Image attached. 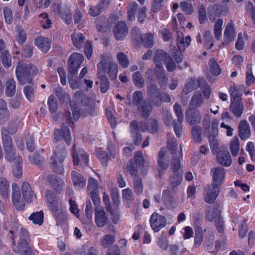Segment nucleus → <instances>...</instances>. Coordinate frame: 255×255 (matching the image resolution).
<instances>
[{"mask_svg":"<svg viewBox=\"0 0 255 255\" xmlns=\"http://www.w3.org/2000/svg\"><path fill=\"white\" fill-rule=\"evenodd\" d=\"M147 93L149 97L161 94L156 84L153 83L149 84L147 86Z\"/></svg>","mask_w":255,"mask_h":255,"instance_id":"nucleus-54","label":"nucleus"},{"mask_svg":"<svg viewBox=\"0 0 255 255\" xmlns=\"http://www.w3.org/2000/svg\"><path fill=\"white\" fill-rule=\"evenodd\" d=\"M157 80L160 87L161 88H165L168 82V79L166 76L164 69L161 70V72L157 78Z\"/></svg>","mask_w":255,"mask_h":255,"instance_id":"nucleus-63","label":"nucleus"},{"mask_svg":"<svg viewBox=\"0 0 255 255\" xmlns=\"http://www.w3.org/2000/svg\"><path fill=\"white\" fill-rule=\"evenodd\" d=\"M192 134L194 141L196 143H199L201 142L202 129L199 126H195L192 129Z\"/></svg>","mask_w":255,"mask_h":255,"instance_id":"nucleus-46","label":"nucleus"},{"mask_svg":"<svg viewBox=\"0 0 255 255\" xmlns=\"http://www.w3.org/2000/svg\"><path fill=\"white\" fill-rule=\"evenodd\" d=\"M87 190L89 193L98 191V184L97 181L93 177L88 179Z\"/></svg>","mask_w":255,"mask_h":255,"instance_id":"nucleus-55","label":"nucleus"},{"mask_svg":"<svg viewBox=\"0 0 255 255\" xmlns=\"http://www.w3.org/2000/svg\"><path fill=\"white\" fill-rule=\"evenodd\" d=\"M29 241L19 240L17 245V252L21 255H33V251L30 246Z\"/></svg>","mask_w":255,"mask_h":255,"instance_id":"nucleus-23","label":"nucleus"},{"mask_svg":"<svg viewBox=\"0 0 255 255\" xmlns=\"http://www.w3.org/2000/svg\"><path fill=\"white\" fill-rule=\"evenodd\" d=\"M131 35L132 39L139 43V41L142 40V35L141 33L139 28L137 26H134L131 30Z\"/></svg>","mask_w":255,"mask_h":255,"instance_id":"nucleus-56","label":"nucleus"},{"mask_svg":"<svg viewBox=\"0 0 255 255\" xmlns=\"http://www.w3.org/2000/svg\"><path fill=\"white\" fill-rule=\"evenodd\" d=\"M132 78L133 82L136 87L139 88H142L144 87L145 81L141 74L139 71L133 73Z\"/></svg>","mask_w":255,"mask_h":255,"instance_id":"nucleus-40","label":"nucleus"},{"mask_svg":"<svg viewBox=\"0 0 255 255\" xmlns=\"http://www.w3.org/2000/svg\"><path fill=\"white\" fill-rule=\"evenodd\" d=\"M219 205L215 204L213 207L207 206L205 209V218L209 222H212L216 218L220 217Z\"/></svg>","mask_w":255,"mask_h":255,"instance_id":"nucleus-20","label":"nucleus"},{"mask_svg":"<svg viewBox=\"0 0 255 255\" xmlns=\"http://www.w3.org/2000/svg\"><path fill=\"white\" fill-rule=\"evenodd\" d=\"M34 44L44 52L48 51L51 46L48 38L41 36L35 39Z\"/></svg>","mask_w":255,"mask_h":255,"instance_id":"nucleus-25","label":"nucleus"},{"mask_svg":"<svg viewBox=\"0 0 255 255\" xmlns=\"http://www.w3.org/2000/svg\"><path fill=\"white\" fill-rule=\"evenodd\" d=\"M239 135L242 140H246L251 135V130L249 124L246 120H242L238 126Z\"/></svg>","mask_w":255,"mask_h":255,"instance_id":"nucleus-17","label":"nucleus"},{"mask_svg":"<svg viewBox=\"0 0 255 255\" xmlns=\"http://www.w3.org/2000/svg\"><path fill=\"white\" fill-rule=\"evenodd\" d=\"M209 66L210 73L214 76L219 75L221 73V69L214 58H211L209 61Z\"/></svg>","mask_w":255,"mask_h":255,"instance_id":"nucleus-38","label":"nucleus"},{"mask_svg":"<svg viewBox=\"0 0 255 255\" xmlns=\"http://www.w3.org/2000/svg\"><path fill=\"white\" fill-rule=\"evenodd\" d=\"M230 149L233 155L236 156L239 152L240 149V144L239 139L235 136L233 138L230 142Z\"/></svg>","mask_w":255,"mask_h":255,"instance_id":"nucleus-48","label":"nucleus"},{"mask_svg":"<svg viewBox=\"0 0 255 255\" xmlns=\"http://www.w3.org/2000/svg\"><path fill=\"white\" fill-rule=\"evenodd\" d=\"M46 197L48 206L54 213L56 225L62 228L64 224V213L62 199L57 198L51 194H47Z\"/></svg>","mask_w":255,"mask_h":255,"instance_id":"nucleus-4","label":"nucleus"},{"mask_svg":"<svg viewBox=\"0 0 255 255\" xmlns=\"http://www.w3.org/2000/svg\"><path fill=\"white\" fill-rule=\"evenodd\" d=\"M16 91L15 82L13 79H8L6 83L5 95L9 97H12Z\"/></svg>","mask_w":255,"mask_h":255,"instance_id":"nucleus-35","label":"nucleus"},{"mask_svg":"<svg viewBox=\"0 0 255 255\" xmlns=\"http://www.w3.org/2000/svg\"><path fill=\"white\" fill-rule=\"evenodd\" d=\"M11 162L12 172L14 176L17 178H20L22 175V160H10Z\"/></svg>","mask_w":255,"mask_h":255,"instance_id":"nucleus-29","label":"nucleus"},{"mask_svg":"<svg viewBox=\"0 0 255 255\" xmlns=\"http://www.w3.org/2000/svg\"><path fill=\"white\" fill-rule=\"evenodd\" d=\"M244 87L233 85L230 86L229 92L231 95V99L234 101H238L243 94Z\"/></svg>","mask_w":255,"mask_h":255,"instance_id":"nucleus-30","label":"nucleus"},{"mask_svg":"<svg viewBox=\"0 0 255 255\" xmlns=\"http://www.w3.org/2000/svg\"><path fill=\"white\" fill-rule=\"evenodd\" d=\"M162 200L169 209L174 208L176 206L174 198L168 189L163 191Z\"/></svg>","mask_w":255,"mask_h":255,"instance_id":"nucleus-28","label":"nucleus"},{"mask_svg":"<svg viewBox=\"0 0 255 255\" xmlns=\"http://www.w3.org/2000/svg\"><path fill=\"white\" fill-rule=\"evenodd\" d=\"M16 127H15L11 130L10 128L8 130L4 128H3L1 130V140L6 154V158H12L15 154L13 149L11 138L8 135V133L13 134L16 132Z\"/></svg>","mask_w":255,"mask_h":255,"instance_id":"nucleus-6","label":"nucleus"},{"mask_svg":"<svg viewBox=\"0 0 255 255\" xmlns=\"http://www.w3.org/2000/svg\"><path fill=\"white\" fill-rule=\"evenodd\" d=\"M9 183L4 178H0V193L5 198L9 196Z\"/></svg>","mask_w":255,"mask_h":255,"instance_id":"nucleus-37","label":"nucleus"},{"mask_svg":"<svg viewBox=\"0 0 255 255\" xmlns=\"http://www.w3.org/2000/svg\"><path fill=\"white\" fill-rule=\"evenodd\" d=\"M117 60L123 68H127L129 64V59L126 54L124 52H119L117 54Z\"/></svg>","mask_w":255,"mask_h":255,"instance_id":"nucleus-44","label":"nucleus"},{"mask_svg":"<svg viewBox=\"0 0 255 255\" xmlns=\"http://www.w3.org/2000/svg\"><path fill=\"white\" fill-rule=\"evenodd\" d=\"M169 160H158L156 170L158 172V177L161 178L164 172L169 166Z\"/></svg>","mask_w":255,"mask_h":255,"instance_id":"nucleus-42","label":"nucleus"},{"mask_svg":"<svg viewBox=\"0 0 255 255\" xmlns=\"http://www.w3.org/2000/svg\"><path fill=\"white\" fill-rule=\"evenodd\" d=\"M210 174L212 178L211 186L220 187L225 177L224 169L220 166L212 168Z\"/></svg>","mask_w":255,"mask_h":255,"instance_id":"nucleus-8","label":"nucleus"},{"mask_svg":"<svg viewBox=\"0 0 255 255\" xmlns=\"http://www.w3.org/2000/svg\"><path fill=\"white\" fill-rule=\"evenodd\" d=\"M40 17L41 18L40 20V23L43 28L48 29L51 27L52 25V21L51 19L48 18V14L47 13H41L40 15Z\"/></svg>","mask_w":255,"mask_h":255,"instance_id":"nucleus-52","label":"nucleus"},{"mask_svg":"<svg viewBox=\"0 0 255 255\" xmlns=\"http://www.w3.org/2000/svg\"><path fill=\"white\" fill-rule=\"evenodd\" d=\"M223 20L221 18H218L215 21L214 25L213 32L215 37L219 40L222 36V25Z\"/></svg>","mask_w":255,"mask_h":255,"instance_id":"nucleus-36","label":"nucleus"},{"mask_svg":"<svg viewBox=\"0 0 255 255\" xmlns=\"http://www.w3.org/2000/svg\"><path fill=\"white\" fill-rule=\"evenodd\" d=\"M21 192L24 200L27 203L32 201L33 192L30 184L27 182H23L21 187Z\"/></svg>","mask_w":255,"mask_h":255,"instance_id":"nucleus-26","label":"nucleus"},{"mask_svg":"<svg viewBox=\"0 0 255 255\" xmlns=\"http://www.w3.org/2000/svg\"><path fill=\"white\" fill-rule=\"evenodd\" d=\"M138 111L142 117L147 118L152 111V107L150 104L143 102L138 107Z\"/></svg>","mask_w":255,"mask_h":255,"instance_id":"nucleus-31","label":"nucleus"},{"mask_svg":"<svg viewBox=\"0 0 255 255\" xmlns=\"http://www.w3.org/2000/svg\"><path fill=\"white\" fill-rule=\"evenodd\" d=\"M115 236L107 234L103 237L101 239V245L105 248H108L114 243Z\"/></svg>","mask_w":255,"mask_h":255,"instance_id":"nucleus-47","label":"nucleus"},{"mask_svg":"<svg viewBox=\"0 0 255 255\" xmlns=\"http://www.w3.org/2000/svg\"><path fill=\"white\" fill-rule=\"evenodd\" d=\"M182 179V173H173V175L170 176L169 178L170 186L173 192H174L175 189L181 184Z\"/></svg>","mask_w":255,"mask_h":255,"instance_id":"nucleus-33","label":"nucleus"},{"mask_svg":"<svg viewBox=\"0 0 255 255\" xmlns=\"http://www.w3.org/2000/svg\"><path fill=\"white\" fill-rule=\"evenodd\" d=\"M198 19L201 24L204 23L207 20L206 8L203 5H200L199 8Z\"/></svg>","mask_w":255,"mask_h":255,"instance_id":"nucleus-58","label":"nucleus"},{"mask_svg":"<svg viewBox=\"0 0 255 255\" xmlns=\"http://www.w3.org/2000/svg\"><path fill=\"white\" fill-rule=\"evenodd\" d=\"M230 110L237 118H240L244 110V106L239 103H232L230 105Z\"/></svg>","mask_w":255,"mask_h":255,"instance_id":"nucleus-43","label":"nucleus"},{"mask_svg":"<svg viewBox=\"0 0 255 255\" xmlns=\"http://www.w3.org/2000/svg\"><path fill=\"white\" fill-rule=\"evenodd\" d=\"M236 32L233 21H230L226 26L224 32V43L228 44L236 37Z\"/></svg>","mask_w":255,"mask_h":255,"instance_id":"nucleus-15","label":"nucleus"},{"mask_svg":"<svg viewBox=\"0 0 255 255\" xmlns=\"http://www.w3.org/2000/svg\"><path fill=\"white\" fill-rule=\"evenodd\" d=\"M47 104L51 113H54L56 112L58 108V104L54 95H51L48 97Z\"/></svg>","mask_w":255,"mask_h":255,"instance_id":"nucleus-53","label":"nucleus"},{"mask_svg":"<svg viewBox=\"0 0 255 255\" xmlns=\"http://www.w3.org/2000/svg\"><path fill=\"white\" fill-rule=\"evenodd\" d=\"M118 73V64L112 59H104L97 64V75H105L107 74L109 79L114 81L117 79Z\"/></svg>","mask_w":255,"mask_h":255,"instance_id":"nucleus-5","label":"nucleus"},{"mask_svg":"<svg viewBox=\"0 0 255 255\" xmlns=\"http://www.w3.org/2000/svg\"><path fill=\"white\" fill-rule=\"evenodd\" d=\"M112 216V220L114 223L117 224L120 220V211L119 208H112L110 210H108Z\"/></svg>","mask_w":255,"mask_h":255,"instance_id":"nucleus-60","label":"nucleus"},{"mask_svg":"<svg viewBox=\"0 0 255 255\" xmlns=\"http://www.w3.org/2000/svg\"><path fill=\"white\" fill-rule=\"evenodd\" d=\"M163 69L160 68H149L145 72V77L147 82H153L158 78Z\"/></svg>","mask_w":255,"mask_h":255,"instance_id":"nucleus-27","label":"nucleus"},{"mask_svg":"<svg viewBox=\"0 0 255 255\" xmlns=\"http://www.w3.org/2000/svg\"><path fill=\"white\" fill-rule=\"evenodd\" d=\"M131 132L135 134L134 143L136 145H139L141 143L142 140V137L140 133H138V123L136 121H133L130 125Z\"/></svg>","mask_w":255,"mask_h":255,"instance_id":"nucleus-34","label":"nucleus"},{"mask_svg":"<svg viewBox=\"0 0 255 255\" xmlns=\"http://www.w3.org/2000/svg\"><path fill=\"white\" fill-rule=\"evenodd\" d=\"M204 102V99L200 91L195 92L192 96L189 105L190 110H196L201 106Z\"/></svg>","mask_w":255,"mask_h":255,"instance_id":"nucleus-21","label":"nucleus"},{"mask_svg":"<svg viewBox=\"0 0 255 255\" xmlns=\"http://www.w3.org/2000/svg\"><path fill=\"white\" fill-rule=\"evenodd\" d=\"M218 124L219 121L217 119H214L212 122L211 133L207 136L210 147L213 153L218 154V159H229L230 154L227 149L219 151V143L216 138L218 134Z\"/></svg>","mask_w":255,"mask_h":255,"instance_id":"nucleus-3","label":"nucleus"},{"mask_svg":"<svg viewBox=\"0 0 255 255\" xmlns=\"http://www.w3.org/2000/svg\"><path fill=\"white\" fill-rule=\"evenodd\" d=\"M203 84H205V81L203 78L196 79L195 77H191L189 78L186 82L183 92L187 95L198 88L202 87Z\"/></svg>","mask_w":255,"mask_h":255,"instance_id":"nucleus-10","label":"nucleus"},{"mask_svg":"<svg viewBox=\"0 0 255 255\" xmlns=\"http://www.w3.org/2000/svg\"><path fill=\"white\" fill-rule=\"evenodd\" d=\"M177 42L180 51H184L190 44L191 38L190 36L184 37L183 33L180 31H177Z\"/></svg>","mask_w":255,"mask_h":255,"instance_id":"nucleus-18","label":"nucleus"},{"mask_svg":"<svg viewBox=\"0 0 255 255\" xmlns=\"http://www.w3.org/2000/svg\"><path fill=\"white\" fill-rule=\"evenodd\" d=\"M168 56L167 53L163 50L156 51L154 57V62L157 68L164 69L163 65L165 63Z\"/></svg>","mask_w":255,"mask_h":255,"instance_id":"nucleus-19","label":"nucleus"},{"mask_svg":"<svg viewBox=\"0 0 255 255\" xmlns=\"http://www.w3.org/2000/svg\"><path fill=\"white\" fill-rule=\"evenodd\" d=\"M71 37L74 45L77 48L81 49L85 40L83 35L81 33H75L72 35Z\"/></svg>","mask_w":255,"mask_h":255,"instance_id":"nucleus-41","label":"nucleus"},{"mask_svg":"<svg viewBox=\"0 0 255 255\" xmlns=\"http://www.w3.org/2000/svg\"><path fill=\"white\" fill-rule=\"evenodd\" d=\"M195 237L194 239V246L198 247L203 241V231L200 226L196 227L195 229Z\"/></svg>","mask_w":255,"mask_h":255,"instance_id":"nucleus-49","label":"nucleus"},{"mask_svg":"<svg viewBox=\"0 0 255 255\" xmlns=\"http://www.w3.org/2000/svg\"><path fill=\"white\" fill-rule=\"evenodd\" d=\"M1 57L3 65L6 68L10 67L11 65V62L8 51H3L1 53Z\"/></svg>","mask_w":255,"mask_h":255,"instance_id":"nucleus-61","label":"nucleus"},{"mask_svg":"<svg viewBox=\"0 0 255 255\" xmlns=\"http://www.w3.org/2000/svg\"><path fill=\"white\" fill-rule=\"evenodd\" d=\"M89 102V99L86 95L82 92L77 91L75 93L73 97V101L71 102V107L74 105L78 106L82 105L87 106Z\"/></svg>","mask_w":255,"mask_h":255,"instance_id":"nucleus-22","label":"nucleus"},{"mask_svg":"<svg viewBox=\"0 0 255 255\" xmlns=\"http://www.w3.org/2000/svg\"><path fill=\"white\" fill-rule=\"evenodd\" d=\"M12 201L16 208L18 210L24 209L25 204L21 199V195L19 191V188L17 184L15 183L12 184Z\"/></svg>","mask_w":255,"mask_h":255,"instance_id":"nucleus-12","label":"nucleus"},{"mask_svg":"<svg viewBox=\"0 0 255 255\" xmlns=\"http://www.w3.org/2000/svg\"><path fill=\"white\" fill-rule=\"evenodd\" d=\"M50 182L52 188L57 192H61L63 189L62 180L58 176L51 175L49 176Z\"/></svg>","mask_w":255,"mask_h":255,"instance_id":"nucleus-32","label":"nucleus"},{"mask_svg":"<svg viewBox=\"0 0 255 255\" xmlns=\"http://www.w3.org/2000/svg\"><path fill=\"white\" fill-rule=\"evenodd\" d=\"M38 72L36 66L32 64H24L21 61L18 62L15 70L17 80L21 85L31 83L32 78Z\"/></svg>","mask_w":255,"mask_h":255,"instance_id":"nucleus-2","label":"nucleus"},{"mask_svg":"<svg viewBox=\"0 0 255 255\" xmlns=\"http://www.w3.org/2000/svg\"><path fill=\"white\" fill-rule=\"evenodd\" d=\"M170 166L173 173H183L180 160H171Z\"/></svg>","mask_w":255,"mask_h":255,"instance_id":"nucleus-57","label":"nucleus"},{"mask_svg":"<svg viewBox=\"0 0 255 255\" xmlns=\"http://www.w3.org/2000/svg\"><path fill=\"white\" fill-rule=\"evenodd\" d=\"M173 110L177 118L178 122H182L183 120V115L181 106L177 103L175 104L173 106Z\"/></svg>","mask_w":255,"mask_h":255,"instance_id":"nucleus-62","label":"nucleus"},{"mask_svg":"<svg viewBox=\"0 0 255 255\" xmlns=\"http://www.w3.org/2000/svg\"><path fill=\"white\" fill-rule=\"evenodd\" d=\"M113 34L118 40H123L128 33V28L126 23L123 21L117 22L113 28Z\"/></svg>","mask_w":255,"mask_h":255,"instance_id":"nucleus-11","label":"nucleus"},{"mask_svg":"<svg viewBox=\"0 0 255 255\" xmlns=\"http://www.w3.org/2000/svg\"><path fill=\"white\" fill-rule=\"evenodd\" d=\"M84 59V57L81 53L75 52L72 54L68 59V66L69 73L72 75L76 74Z\"/></svg>","mask_w":255,"mask_h":255,"instance_id":"nucleus-7","label":"nucleus"},{"mask_svg":"<svg viewBox=\"0 0 255 255\" xmlns=\"http://www.w3.org/2000/svg\"><path fill=\"white\" fill-rule=\"evenodd\" d=\"M95 223L97 226L99 228L104 227L108 218L105 210L102 207H96L95 208Z\"/></svg>","mask_w":255,"mask_h":255,"instance_id":"nucleus-13","label":"nucleus"},{"mask_svg":"<svg viewBox=\"0 0 255 255\" xmlns=\"http://www.w3.org/2000/svg\"><path fill=\"white\" fill-rule=\"evenodd\" d=\"M63 160H54L51 164V168L53 171L57 174H61L64 170Z\"/></svg>","mask_w":255,"mask_h":255,"instance_id":"nucleus-51","label":"nucleus"},{"mask_svg":"<svg viewBox=\"0 0 255 255\" xmlns=\"http://www.w3.org/2000/svg\"><path fill=\"white\" fill-rule=\"evenodd\" d=\"M28 219L32 221L34 224L41 225L44 220V214L42 211L34 212L28 217Z\"/></svg>","mask_w":255,"mask_h":255,"instance_id":"nucleus-39","label":"nucleus"},{"mask_svg":"<svg viewBox=\"0 0 255 255\" xmlns=\"http://www.w3.org/2000/svg\"><path fill=\"white\" fill-rule=\"evenodd\" d=\"M24 94L28 100L33 101L34 99V89L31 86H26L23 88Z\"/></svg>","mask_w":255,"mask_h":255,"instance_id":"nucleus-59","label":"nucleus"},{"mask_svg":"<svg viewBox=\"0 0 255 255\" xmlns=\"http://www.w3.org/2000/svg\"><path fill=\"white\" fill-rule=\"evenodd\" d=\"M97 77L101 81V91L102 93H106L109 89L110 83L106 75H97Z\"/></svg>","mask_w":255,"mask_h":255,"instance_id":"nucleus-45","label":"nucleus"},{"mask_svg":"<svg viewBox=\"0 0 255 255\" xmlns=\"http://www.w3.org/2000/svg\"><path fill=\"white\" fill-rule=\"evenodd\" d=\"M148 164L145 160H129L127 168L133 178L134 191L137 194L143 192V185L141 178L138 176V171L142 174H146L147 171Z\"/></svg>","mask_w":255,"mask_h":255,"instance_id":"nucleus-1","label":"nucleus"},{"mask_svg":"<svg viewBox=\"0 0 255 255\" xmlns=\"http://www.w3.org/2000/svg\"><path fill=\"white\" fill-rule=\"evenodd\" d=\"M220 193V187H215L210 185L207 189V192L204 195V201L209 204L214 202Z\"/></svg>","mask_w":255,"mask_h":255,"instance_id":"nucleus-14","label":"nucleus"},{"mask_svg":"<svg viewBox=\"0 0 255 255\" xmlns=\"http://www.w3.org/2000/svg\"><path fill=\"white\" fill-rule=\"evenodd\" d=\"M71 179L74 186L78 190L83 189L86 185V180L83 176L75 171L71 172Z\"/></svg>","mask_w":255,"mask_h":255,"instance_id":"nucleus-16","label":"nucleus"},{"mask_svg":"<svg viewBox=\"0 0 255 255\" xmlns=\"http://www.w3.org/2000/svg\"><path fill=\"white\" fill-rule=\"evenodd\" d=\"M201 119V114L199 110H190L186 113V120L191 125L199 123Z\"/></svg>","mask_w":255,"mask_h":255,"instance_id":"nucleus-24","label":"nucleus"},{"mask_svg":"<svg viewBox=\"0 0 255 255\" xmlns=\"http://www.w3.org/2000/svg\"><path fill=\"white\" fill-rule=\"evenodd\" d=\"M166 224V218L157 213H153L150 219V224L152 230L157 232L164 227Z\"/></svg>","mask_w":255,"mask_h":255,"instance_id":"nucleus-9","label":"nucleus"},{"mask_svg":"<svg viewBox=\"0 0 255 255\" xmlns=\"http://www.w3.org/2000/svg\"><path fill=\"white\" fill-rule=\"evenodd\" d=\"M153 36L151 33H146L142 35V40L139 41V43H142L146 47H150L153 44Z\"/></svg>","mask_w":255,"mask_h":255,"instance_id":"nucleus-50","label":"nucleus"},{"mask_svg":"<svg viewBox=\"0 0 255 255\" xmlns=\"http://www.w3.org/2000/svg\"><path fill=\"white\" fill-rule=\"evenodd\" d=\"M255 83V78L253 75L251 67L247 66L246 72V83L248 85H250Z\"/></svg>","mask_w":255,"mask_h":255,"instance_id":"nucleus-64","label":"nucleus"}]
</instances>
